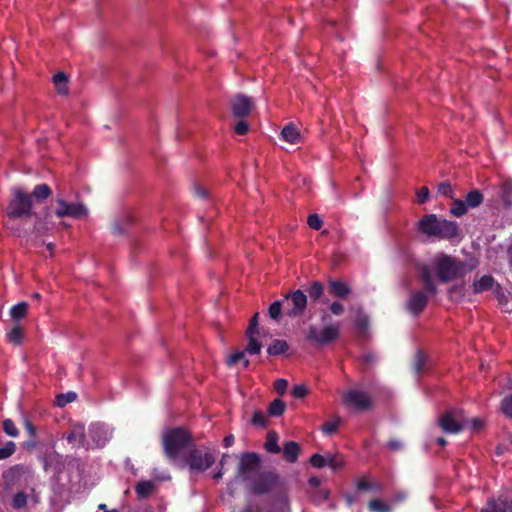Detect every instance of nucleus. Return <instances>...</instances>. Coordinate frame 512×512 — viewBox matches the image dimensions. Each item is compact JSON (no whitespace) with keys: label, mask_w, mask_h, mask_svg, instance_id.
<instances>
[{"label":"nucleus","mask_w":512,"mask_h":512,"mask_svg":"<svg viewBox=\"0 0 512 512\" xmlns=\"http://www.w3.org/2000/svg\"><path fill=\"white\" fill-rule=\"evenodd\" d=\"M479 265L478 259L471 257L466 260L453 257L445 253H437L431 262L426 266L430 273H434L439 281L448 283L463 278L467 273L475 270Z\"/></svg>","instance_id":"obj_1"},{"label":"nucleus","mask_w":512,"mask_h":512,"mask_svg":"<svg viewBox=\"0 0 512 512\" xmlns=\"http://www.w3.org/2000/svg\"><path fill=\"white\" fill-rule=\"evenodd\" d=\"M162 444L165 455L174 463L180 464L194 442L187 430L178 427L163 433Z\"/></svg>","instance_id":"obj_2"},{"label":"nucleus","mask_w":512,"mask_h":512,"mask_svg":"<svg viewBox=\"0 0 512 512\" xmlns=\"http://www.w3.org/2000/svg\"><path fill=\"white\" fill-rule=\"evenodd\" d=\"M418 227L423 234L438 239H452L459 235L456 222L439 218L435 214L423 216L418 223Z\"/></svg>","instance_id":"obj_3"},{"label":"nucleus","mask_w":512,"mask_h":512,"mask_svg":"<svg viewBox=\"0 0 512 512\" xmlns=\"http://www.w3.org/2000/svg\"><path fill=\"white\" fill-rule=\"evenodd\" d=\"M215 460L214 452L209 447L193 444L179 465L188 467L191 474H199L208 470Z\"/></svg>","instance_id":"obj_4"},{"label":"nucleus","mask_w":512,"mask_h":512,"mask_svg":"<svg viewBox=\"0 0 512 512\" xmlns=\"http://www.w3.org/2000/svg\"><path fill=\"white\" fill-rule=\"evenodd\" d=\"M420 279L423 284V291H412L407 303L408 310L414 314L422 311L427 304L428 296L434 295L437 292L436 283L426 266L421 269Z\"/></svg>","instance_id":"obj_5"},{"label":"nucleus","mask_w":512,"mask_h":512,"mask_svg":"<svg viewBox=\"0 0 512 512\" xmlns=\"http://www.w3.org/2000/svg\"><path fill=\"white\" fill-rule=\"evenodd\" d=\"M6 214L9 218L18 219L26 218L32 215V198L21 188H13L11 190V198L9 200Z\"/></svg>","instance_id":"obj_6"},{"label":"nucleus","mask_w":512,"mask_h":512,"mask_svg":"<svg viewBox=\"0 0 512 512\" xmlns=\"http://www.w3.org/2000/svg\"><path fill=\"white\" fill-rule=\"evenodd\" d=\"M53 212L58 218L72 217L79 219L88 216V209L83 203L67 202L61 195L55 200Z\"/></svg>","instance_id":"obj_7"},{"label":"nucleus","mask_w":512,"mask_h":512,"mask_svg":"<svg viewBox=\"0 0 512 512\" xmlns=\"http://www.w3.org/2000/svg\"><path fill=\"white\" fill-rule=\"evenodd\" d=\"M339 337V324H330L322 329L316 326H309L306 338L316 345H325L338 339Z\"/></svg>","instance_id":"obj_8"},{"label":"nucleus","mask_w":512,"mask_h":512,"mask_svg":"<svg viewBox=\"0 0 512 512\" xmlns=\"http://www.w3.org/2000/svg\"><path fill=\"white\" fill-rule=\"evenodd\" d=\"M439 425L446 433H459L466 427V416L461 410H450L439 418Z\"/></svg>","instance_id":"obj_9"},{"label":"nucleus","mask_w":512,"mask_h":512,"mask_svg":"<svg viewBox=\"0 0 512 512\" xmlns=\"http://www.w3.org/2000/svg\"><path fill=\"white\" fill-rule=\"evenodd\" d=\"M113 430L101 422L92 423L88 428L90 448L103 447L111 438Z\"/></svg>","instance_id":"obj_10"},{"label":"nucleus","mask_w":512,"mask_h":512,"mask_svg":"<svg viewBox=\"0 0 512 512\" xmlns=\"http://www.w3.org/2000/svg\"><path fill=\"white\" fill-rule=\"evenodd\" d=\"M289 317H297L304 313L307 306V296L301 290L288 294L283 301Z\"/></svg>","instance_id":"obj_11"},{"label":"nucleus","mask_w":512,"mask_h":512,"mask_svg":"<svg viewBox=\"0 0 512 512\" xmlns=\"http://www.w3.org/2000/svg\"><path fill=\"white\" fill-rule=\"evenodd\" d=\"M260 467V459L255 453H244L240 457L237 477L244 480L250 479L251 476L258 471Z\"/></svg>","instance_id":"obj_12"},{"label":"nucleus","mask_w":512,"mask_h":512,"mask_svg":"<svg viewBox=\"0 0 512 512\" xmlns=\"http://www.w3.org/2000/svg\"><path fill=\"white\" fill-rule=\"evenodd\" d=\"M343 402L348 407L364 410L370 407L371 400L369 396L359 390H349L343 395Z\"/></svg>","instance_id":"obj_13"},{"label":"nucleus","mask_w":512,"mask_h":512,"mask_svg":"<svg viewBox=\"0 0 512 512\" xmlns=\"http://www.w3.org/2000/svg\"><path fill=\"white\" fill-rule=\"evenodd\" d=\"M277 475L273 472H262L253 480L252 489L255 493L262 494L270 491L277 483Z\"/></svg>","instance_id":"obj_14"},{"label":"nucleus","mask_w":512,"mask_h":512,"mask_svg":"<svg viewBox=\"0 0 512 512\" xmlns=\"http://www.w3.org/2000/svg\"><path fill=\"white\" fill-rule=\"evenodd\" d=\"M259 334L258 328V313L254 314L251 318L249 326L246 331L248 338V345L246 351L250 354H258L261 351V344L258 343L256 335Z\"/></svg>","instance_id":"obj_15"},{"label":"nucleus","mask_w":512,"mask_h":512,"mask_svg":"<svg viewBox=\"0 0 512 512\" xmlns=\"http://www.w3.org/2000/svg\"><path fill=\"white\" fill-rule=\"evenodd\" d=\"M253 107L251 99L244 95H237L231 100V109L235 117L248 116Z\"/></svg>","instance_id":"obj_16"},{"label":"nucleus","mask_w":512,"mask_h":512,"mask_svg":"<svg viewBox=\"0 0 512 512\" xmlns=\"http://www.w3.org/2000/svg\"><path fill=\"white\" fill-rule=\"evenodd\" d=\"M66 439L70 444L78 443L82 447L90 448V441L86 439L85 429L81 424L73 425Z\"/></svg>","instance_id":"obj_17"},{"label":"nucleus","mask_w":512,"mask_h":512,"mask_svg":"<svg viewBox=\"0 0 512 512\" xmlns=\"http://www.w3.org/2000/svg\"><path fill=\"white\" fill-rule=\"evenodd\" d=\"M328 291L329 294L332 295L333 297L342 299L347 298L348 295L351 293V289L346 283L334 279L329 280Z\"/></svg>","instance_id":"obj_18"},{"label":"nucleus","mask_w":512,"mask_h":512,"mask_svg":"<svg viewBox=\"0 0 512 512\" xmlns=\"http://www.w3.org/2000/svg\"><path fill=\"white\" fill-rule=\"evenodd\" d=\"M495 286L494 278L490 275H483L480 278H475L471 288L476 294L492 290Z\"/></svg>","instance_id":"obj_19"},{"label":"nucleus","mask_w":512,"mask_h":512,"mask_svg":"<svg viewBox=\"0 0 512 512\" xmlns=\"http://www.w3.org/2000/svg\"><path fill=\"white\" fill-rule=\"evenodd\" d=\"M281 138L290 144H297L300 142L301 136L297 128L290 123L282 129Z\"/></svg>","instance_id":"obj_20"},{"label":"nucleus","mask_w":512,"mask_h":512,"mask_svg":"<svg viewBox=\"0 0 512 512\" xmlns=\"http://www.w3.org/2000/svg\"><path fill=\"white\" fill-rule=\"evenodd\" d=\"M300 452V446L298 443L294 441H289L285 443L283 448V455L284 458L290 462L293 463L297 460L298 454Z\"/></svg>","instance_id":"obj_21"},{"label":"nucleus","mask_w":512,"mask_h":512,"mask_svg":"<svg viewBox=\"0 0 512 512\" xmlns=\"http://www.w3.org/2000/svg\"><path fill=\"white\" fill-rule=\"evenodd\" d=\"M51 195V189L46 184H39L35 186V188L32 191V197L35 198V200L39 203H41L43 200L47 199Z\"/></svg>","instance_id":"obj_22"},{"label":"nucleus","mask_w":512,"mask_h":512,"mask_svg":"<svg viewBox=\"0 0 512 512\" xmlns=\"http://www.w3.org/2000/svg\"><path fill=\"white\" fill-rule=\"evenodd\" d=\"M483 201V195L478 190L470 191L465 197V204L469 208L478 207Z\"/></svg>","instance_id":"obj_23"},{"label":"nucleus","mask_w":512,"mask_h":512,"mask_svg":"<svg viewBox=\"0 0 512 512\" xmlns=\"http://www.w3.org/2000/svg\"><path fill=\"white\" fill-rule=\"evenodd\" d=\"M27 311L28 304L26 302H21L10 309V316L14 321H19L26 316Z\"/></svg>","instance_id":"obj_24"},{"label":"nucleus","mask_w":512,"mask_h":512,"mask_svg":"<svg viewBox=\"0 0 512 512\" xmlns=\"http://www.w3.org/2000/svg\"><path fill=\"white\" fill-rule=\"evenodd\" d=\"M54 84L59 94L66 95L68 93L67 76L60 72L54 76Z\"/></svg>","instance_id":"obj_25"},{"label":"nucleus","mask_w":512,"mask_h":512,"mask_svg":"<svg viewBox=\"0 0 512 512\" xmlns=\"http://www.w3.org/2000/svg\"><path fill=\"white\" fill-rule=\"evenodd\" d=\"M265 448L270 453H279L281 451L278 445V435L275 432L267 434Z\"/></svg>","instance_id":"obj_26"},{"label":"nucleus","mask_w":512,"mask_h":512,"mask_svg":"<svg viewBox=\"0 0 512 512\" xmlns=\"http://www.w3.org/2000/svg\"><path fill=\"white\" fill-rule=\"evenodd\" d=\"M289 346L284 340H275L267 349L268 354L276 356L285 353Z\"/></svg>","instance_id":"obj_27"},{"label":"nucleus","mask_w":512,"mask_h":512,"mask_svg":"<svg viewBox=\"0 0 512 512\" xmlns=\"http://www.w3.org/2000/svg\"><path fill=\"white\" fill-rule=\"evenodd\" d=\"M131 222V217L129 215H125L114 221L112 224V232L115 235H120L125 231V227Z\"/></svg>","instance_id":"obj_28"},{"label":"nucleus","mask_w":512,"mask_h":512,"mask_svg":"<svg viewBox=\"0 0 512 512\" xmlns=\"http://www.w3.org/2000/svg\"><path fill=\"white\" fill-rule=\"evenodd\" d=\"M505 506L506 501L502 499H498L497 501L490 500L481 512H506V509H504Z\"/></svg>","instance_id":"obj_29"},{"label":"nucleus","mask_w":512,"mask_h":512,"mask_svg":"<svg viewBox=\"0 0 512 512\" xmlns=\"http://www.w3.org/2000/svg\"><path fill=\"white\" fill-rule=\"evenodd\" d=\"M285 407V403L281 399H275L270 403L268 413L272 417L280 416L283 414Z\"/></svg>","instance_id":"obj_30"},{"label":"nucleus","mask_w":512,"mask_h":512,"mask_svg":"<svg viewBox=\"0 0 512 512\" xmlns=\"http://www.w3.org/2000/svg\"><path fill=\"white\" fill-rule=\"evenodd\" d=\"M468 207L464 201L454 200L450 208V213L455 217H461L466 214Z\"/></svg>","instance_id":"obj_31"},{"label":"nucleus","mask_w":512,"mask_h":512,"mask_svg":"<svg viewBox=\"0 0 512 512\" xmlns=\"http://www.w3.org/2000/svg\"><path fill=\"white\" fill-rule=\"evenodd\" d=\"M154 489V484L151 481L140 482L136 486V491L140 497H148Z\"/></svg>","instance_id":"obj_32"},{"label":"nucleus","mask_w":512,"mask_h":512,"mask_svg":"<svg viewBox=\"0 0 512 512\" xmlns=\"http://www.w3.org/2000/svg\"><path fill=\"white\" fill-rule=\"evenodd\" d=\"M327 465L332 470H338L344 466V460L339 454H327Z\"/></svg>","instance_id":"obj_33"},{"label":"nucleus","mask_w":512,"mask_h":512,"mask_svg":"<svg viewBox=\"0 0 512 512\" xmlns=\"http://www.w3.org/2000/svg\"><path fill=\"white\" fill-rule=\"evenodd\" d=\"M368 507L371 512H391V507L378 499L371 500Z\"/></svg>","instance_id":"obj_34"},{"label":"nucleus","mask_w":512,"mask_h":512,"mask_svg":"<svg viewBox=\"0 0 512 512\" xmlns=\"http://www.w3.org/2000/svg\"><path fill=\"white\" fill-rule=\"evenodd\" d=\"M51 215L47 213L43 221H38L35 224V229L41 233H47L53 229V224L50 221Z\"/></svg>","instance_id":"obj_35"},{"label":"nucleus","mask_w":512,"mask_h":512,"mask_svg":"<svg viewBox=\"0 0 512 512\" xmlns=\"http://www.w3.org/2000/svg\"><path fill=\"white\" fill-rule=\"evenodd\" d=\"M341 423V419L339 417H335L333 420L326 422L321 430L326 435H331L335 433Z\"/></svg>","instance_id":"obj_36"},{"label":"nucleus","mask_w":512,"mask_h":512,"mask_svg":"<svg viewBox=\"0 0 512 512\" xmlns=\"http://www.w3.org/2000/svg\"><path fill=\"white\" fill-rule=\"evenodd\" d=\"M239 361L243 362L244 367H248L249 361L245 358V352H243V351H238V352H235L234 354L230 355L227 358V365L232 366V365H235L236 363H238Z\"/></svg>","instance_id":"obj_37"},{"label":"nucleus","mask_w":512,"mask_h":512,"mask_svg":"<svg viewBox=\"0 0 512 512\" xmlns=\"http://www.w3.org/2000/svg\"><path fill=\"white\" fill-rule=\"evenodd\" d=\"M23 338V331L19 326H14L7 334V339L10 343L20 344Z\"/></svg>","instance_id":"obj_38"},{"label":"nucleus","mask_w":512,"mask_h":512,"mask_svg":"<svg viewBox=\"0 0 512 512\" xmlns=\"http://www.w3.org/2000/svg\"><path fill=\"white\" fill-rule=\"evenodd\" d=\"M324 292V286L320 282H313L308 290L309 296L313 300H318L321 298Z\"/></svg>","instance_id":"obj_39"},{"label":"nucleus","mask_w":512,"mask_h":512,"mask_svg":"<svg viewBox=\"0 0 512 512\" xmlns=\"http://www.w3.org/2000/svg\"><path fill=\"white\" fill-rule=\"evenodd\" d=\"M16 450L14 442L9 441L3 447L0 448V460L10 457Z\"/></svg>","instance_id":"obj_40"},{"label":"nucleus","mask_w":512,"mask_h":512,"mask_svg":"<svg viewBox=\"0 0 512 512\" xmlns=\"http://www.w3.org/2000/svg\"><path fill=\"white\" fill-rule=\"evenodd\" d=\"M501 410L507 417L512 418V394L502 399Z\"/></svg>","instance_id":"obj_41"},{"label":"nucleus","mask_w":512,"mask_h":512,"mask_svg":"<svg viewBox=\"0 0 512 512\" xmlns=\"http://www.w3.org/2000/svg\"><path fill=\"white\" fill-rule=\"evenodd\" d=\"M3 429L5 433L11 437H17L19 434V431L16 428L14 422L10 419H6L3 421Z\"/></svg>","instance_id":"obj_42"},{"label":"nucleus","mask_w":512,"mask_h":512,"mask_svg":"<svg viewBox=\"0 0 512 512\" xmlns=\"http://www.w3.org/2000/svg\"><path fill=\"white\" fill-rule=\"evenodd\" d=\"M310 463L315 468H322L327 465V455L314 454L310 458Z\"/></svg>","instance_id":"obj_43"},{"label":"nucleus","mask_w":512,"mask_h":512,"mask_svg":"<svg viewBox=\"0 0 512 512\" xmlns=\"http://www.w3.org/2000/svg\"><path fill=\"white\" fill-rule=\"evenodd\" d=\"M76 399V393L69 392L67 394H61L57 396V405L60 407L65 406L68 403L73 402Z\"/></svg>","instance_id":"obj_44"},{"label":"nucleus","mask_w":512,"mask_h":512,"mask_svg":"<svg viewBox=\"0 0 512 512\" xmlns=\"http://www.w3.org/2000/svg\"><path fill=\"white\" fill-rule=\"evenodd\" d=\"M512 195V184L509 182H505L502 184V198L503 201L510 206L512 201L510 200V196Z\"/></svg>","instance_id":"obj_45"},{"label":"nucleus","mask_w":512,"mask_h":512,"mask_svg":"<svg viewBox=\"0 0 512 512\" xmlns=\"http://www.w3.org/2000/svg\"><path fill=\"white\" fill-rule=\"evenodd\" d=\"M282 304L284 303L281 301H275L270 305L269 315L271 318L277 319L280 316Z\"/></svg>","instance_id":"obj_46"},{"label":"nucleus","mask_w":512,"mask_h":512,"mask_svg":"<svg viewBox=\"0 0 512 512\" xmlns=\"http://www.w3.org/2000/svg\"><path fill=\"white\" fill-rule=\"evenodd\" d=\"M425 362V357L422 354V352L418 351L415 355L413 367L416 373H419L421 371V368Z\"/></svg>","instance_id":"obj_47"},{"label":"nucleus","mask_w":512,"mask_h":512,"mask_svg":"<svg viewBox=\"0 0 512 512\" xmlns=\"http://www.w3.org/2000/svg\"><path fill=\"white\" fill-rule=\"evenodd\" d=\"M292 395L295 397V398H304L307 393H308V390L306 388V386L304 385H295L291 391Z\"/></svg>","instance_id":"obj_48"},{"label":"nucleus","mask_w":512,"mask_h":512,"mask_svg":"<svg viewBox=\"0 0 512 512\" xmlns=\"http://www.w3.org/2000/svg\"><path fill=\"white\" fill-rule=\"evenodd\" d=\"M308 225L315 230H319L322 227V220L317 214H312L308 217Z\"/></svg>","instance_id":"obj_49"},{"label":"nucleus","mask_w":512,"mask_h":512,"mask_svg":"<svg viewBox=\"0 0 512 512\" xmlns=\"http://www.w3.org/2000/svg\"><path fill=\"white\" fill-rule=\"evenodd\" d=\"M27 497L24 493H18L13 498V507L14 508H21L25 506Z\"/></svg>","instance_id":"obj_50"},{"label":"nucleus","mask_w":512,"mask_h":512,"mask_svg":"<svg viewBox=\"0 0 512 512\" xmlns=\"http://www.w3.org/2000/svg\"><path fill=\"white\" fill-rule=\"evenodd\" d=\"M438 192L448 198L453 199L452 189L449 183H441L438 186Z\"/></svg>","instance_id":"obj_51"},{"label":"nucleus","mask_w":512,"mask_h":512,"mask_svg":"<svg viewBox=\"0 0 512 512\" xmlns=\"http://www.w3.org/2000/svg\"><path fill=\"white\" fill-rule=\"evenodd\" d=\"M468 426H469L472 430H474V431H478V430H480V429L482 428V426H483V422H482V420H481V419H479V418H473V419H471V420H468V419L466 418V427H468Z\"/></svg>","instance_id":"obj_52"},{"label":"nucleus","mask_w":512,"mask_h":512,"mask_svg":"<svg viewBox=\"0 0 512 512\" xmlns=\"http://www.w3.org/2000/svg\"><path fill=\"white\" fill-rule=\"evenodd\" d=\"M330 311L332 314H334L336 316H340L344 312V306L339 301H334L330 305Z\"/></svg>","instance_id":"obj_53"},{"label":"nucleus","mask_w":512,"mask_h":512,"mask_svg":"<svg viewBox=\"0 0 512 512\" xmlns=\"http://www.w3.org/2000/svg\"><path fill=\"white\" fill-rule=\"evenodd\" d=\"M249 126L246 121H239L236 123L234 130L239 135H244L248 132Z\"/></svg>","instance_id":"obj_54"},{"label":"nucleus","mask_w":512,"mask_h":512,"mask_svg":"<svg viewBox=\"0 0 512 512\" xmlns=\"http://www.w3.org/2000/svg\"><path fill=\"white\" fill-rule=\"evenodd\" d=\"M288 386V382L285 379H278L274 383V388L279 394H284Z\"/></svg>","instance_id":"obj_55"},{"label":"nucleus","mask_w":512,"mask_h":512,"mask_svg":"<svg viewBox=\"0 0 512 512\" xmlns=\"http://www.w3.org/2000/svg\"><path fill=\"white\" fill-rule=\"evenodd\" d=\"M252 422L255 425L264 426L266 424V417L261 411H256L254 413Z\"/></svg>","instance_id":"obj_56"},{"label":"nucleus","mask_w":512,"mask_h":512,"mask_svg":"<svg viewBox=\"0 0 512 512\" xmlns=\"http://www.w3.org/2000/svg\"><path fill=\"white\" fill-rule=\"evenodd\" d=\"M229 458V455L228 454H223L221 460H220V466L221 468H223V466L225 465L226 463V460ZM224 472H223V469H219L215 474H213V479L214 480H219L222 478Z\"/></svg>","instance_id":"obj_57"},{"label":"nucleus","mask_w":512,"mask_h":512,"mask_svg":"<svg viewBox=\"0 0 512 512\" xmlns=\"http://www.w3.org/2000/svg\"><path fill=\"white\" fill-rule=\"evenodd\" d=\"M429 196V190L427 187H422L417 192V198L419 203H424Z\"/></svg>","instance_id":"obj_58"},{"label":"nucleus","mask_w":512,"mask_h":512,"mask_svg":"<svg viewBox=\"0 0 512 512\" xmlns=\"http://www.w3.org/2000/svg\"><path fill=\"white\" fill-rule=\"evenodd\" d=\"M371 488V485L370 483L365 480V479H360L358 482H357V489L358 490H361V491H367Z\"/></svg>","instance_id":"obj_59"},{"label":"nucleus","mask_w":512,"mask_h":512,"mask_svg":"<svg viewBox=\"0 0 512 512\" xmlns=\"http://www.w3.org/2000/svg\"><path fill=\"white\" fill-rule=\"evenodd\" d=\"M388 448L391 450H399L402 448V443L399 440H391L387 444Z\"/></svg>","instance_id":"obj_60"},{"label":"nucleus","mask_w":512,"mask_h":512,"mask_svg":"<svg viewBox=\"0 0 512 512\" xmlns=\"http://www.w3.org/2000/svg\"><path fill=\"white\" fill-rule=\"evenodd\" d=\"M25 427H26L27 431L29 432V434L31 436L35 435L36 429H35V427L32 425V423L30 421L25 420Z\"/></svg>","instance_id":"obj_61"},{"label":"nucleus","mask_w":512,"mask_h":512,"mask_svg":"<svg viewBox=\"0 0 512 512\" xmlns=\"http://www.w3.org/2000/svg\"><path fill=\"white\" fill-rule=\"evenodd\" d=\"M223 443H224L225 447H230L234 443V436L233 435L226 436L223 440Z\"/></svg>","instance_id":"obj_62"},{"label":"nucleus","mask_w":512,"mask_h":512,"mask_svg":"<svg viewBox=\"0 0 512 512\" xmlns=\"http://www.w3.org/2000/svg\"><path fill=\"white\" fill-rule=\"evenodd\" d=\"M504 509H506V512H512V499L510 500L509 504L506 502Z\"/></svg>","instance_id":"obj_63"},{"label":"nucleus","mask_w":512,"mask_h":512,"mask_svg":"<svg viewBox=\"0 0 512 512\" xmlns=\"http://www.w3.org/2000/svg\"><path fill=\"white\" fill-rule=\"evenodd\" d=\"M508 255H509V258H510V263L512 265V246L509 247V249H508Z\"/></svg>","instance_id":"obj_64"}]
</instances>
